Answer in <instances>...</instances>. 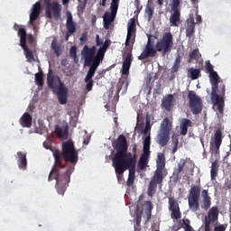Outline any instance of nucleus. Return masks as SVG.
I'll use <instances>...</instances> for the list:
<instances>
[{
    "mask_svg": "<svg viewBox=\"0 0 231 231\" xmlns=\"http://www.w3.org/2000/svg\"><path fill=\"white\" fill-rule=\"evenodd\" d=\"M188 73H189L190 79L192 80H198V79L201 77V70H199V69H189Z\"/></svg>",
    "mask_w": 231,
    "mask_h": 231,
    "instance_id": "nucleus-41",
    "label": "nucleus"
},
{
    "mask_svg": "<svg viewBox=\"0 0 231 231\" xmlns=\"http://www.w3.org/2000/svg\"><path fill=\"white\" fill-rule=\"evenodd\" d=\"M109 40L103 42L100 40L98 34L96 35V46L88 47L85 45L81 51V56L84 60V66H91L95 64L96 66H100V63L103 62L106 51L110 46ZM97 46H100L97 51Z\"/></svg>",
    "mask_w": 231,
    "mask_h": 231,
    "instance_id": "nucleus-3",
    "label": "nucleus"
},
{
    "mask_svg": "<svg viewBox=\"0 0 231 231\" xmlns=\"http://www.w3.org/2000/svg\"><path fill=\"white\" fill-rule=\"evenodd\" d=\"M144 205L146 208L145 211H152L153 206H152V202H151V200L145 201Z\"/></svg>",
    "mask_w": 231,
    "mask_h": 231,
    "instance_id": "nucleus-60",
    "label": "nucleus"
},
{
    "mask_svg": "<svg viewBox=\"0 0 231 231\" xmlns=\"http://www.w3.org/2000/svg\"><path fill=\"white\" fill-rule=\"evenodd\" d=\"M14 30H15V32H18L17 35H18V37H20V42H21V35L19 34V32H20V30H23V32L25 33L24 38H25V41H26V29L23 28L21 25H19L17 23H14Z\"/></svg>",
    "mask_w": 231,
    "mask_h": 231,
    "instance_id": "nucleus-52",
    "label": "nucleus"
},
{
    "mask_svg": "<svg viewBox=\"0 0 231 231\" xmlns=\"http://www.w3.org/2000/svg\"><path fill=\"white\" fill-rule=\"evenodd\" d=\"M55 152H59L62 160H64L67 163H71L72 165H77L79 162V152L75 149V143L73 141H67L62 143L61 145V152L57 150L53 152V158H55Z\"/></svg>",
    "mask_w": 231,
    "mask_h": 231,
    "instance_id": "nucleus-6",
    "label": "nucleus"
},
{
    "mask_svg": "<svg viewBox=\"0 0 231 231\" xmlns=\"http://www.w3.org/2000/svg\"><path fill=\"white\" fill-rule=\"evenodd\" d=\"M154 93H156V95H161V93H162V84L157 85L156 89H154Z\"/></svg>",
    "mask_w": 231,
    "mask_h": 231,
    "instance_id": "nucleus-62",
    "label": "nucleus"
},
{
    "mask_svg": "<svg viewBox=\"0 0 231 231\" xmlns=\"http://www.w3.org/2000/svg\"><path fill=\"white\" fill-rule=\"evenodd\" d=\"M219 219V208L212 207L208 209V215L205 217V231H212L210 225H215Z\"/></svg>",
    "mask_w": 231,
    "mask_h": 231,
    "instance_id": "nucleus-13",
    "label": "nucleus"
},
{
    "mask_svg": "<svg viewBox=\"0 0 231 231\" xmlns=\"http://www.w3.org/2000/svg\"><path fill=\"white\" fill-rule=\"evenodd\" d=\"M201 15H197L196 16V22H197V24H199L201 23Z\"/></svg>",
    "mask_w": 231,
    "mask_h": 231,
    "instance_id": "nucleus-64",
    "label": "nucleus"
},
{
    "mask_svg": "<svg viewBox=\"0 0 231 231\" xmlns=\"http://www.w3.org/2000/svg\"><path fill=\"white\" fill-rule=\"evenodd\" d=\"M114 169L117 176H122L125 172V171L129 170V175L126 184L128 187H132V185L134 184V174H136V159L123 162L121 163L120 167L114 166Z\"/></svg>",
    "mask_w": 231,
    "mask_h": 231,
    "instance_id": "nucleus-8",
    "label": "nucleus"
},
{
    "mask_svg": "<svg viewBox=\"0 0 231 231\" xmlns=\"http://www.w3.org/2000/svg\"><path fill=\"white\" fill-rule=\"evenodd\" d=\"M109 40L103 42L100 40L98 34L96 35V46L88 47L85 45L81 51V56L84 60V66H91L95 64L96 66H100V63L103 62L106 51L110 46ZM97 46H100L97 51Z\"/></svg>",
    "mask_w": 231,
    "mask_h": 231,
    "instance_id": "nucleus-2",
    "label": "nucleus"
},
{
    "mask_svg": "<svg viewBox=\"0 0 231 231\" xmlns=\"http://www.w3.org/2000/svg\"><path fill=\"white\" fill-rule=\"evenodd\" d=\"M180 64H181V56L178 55L171 68V73H178V69H180Z\"/></svg>",
    "mask_w": 231,
    "mask_h": 231,
    "instance_id": "nucleus-44",
    "label": "nucleus"
},
{
    "mask_svg": "<svg viewBox=\"0 0 231 231\" xmlns=\"http://www.w3.org/2000/svg\"><path fill=\"white\" fill-rule=\"evenodd\" d=\"M199 59V49H195L189 53V60H198Z\"/></svg>",
    "mask_w": 231,
    "mask_h": 231,
    "instance_id": "nucleus-48",
    "label": "nucleus"
},
{
    "mask_svg": "<svg viewBox=\"0 0 231 231\" xmlns=\"http://www.w3.org/2000/svg\"><path fill=\"white\" fill-rule=\"evenodd\" d=\"M71 176V169L66 170V165L62 164V158L59 152L54 153V164L49 174V181L56 180V189L58 194L64 196L66 192V184L69 183V178Z\"/></svg>",
    "mask_w": 231,
    "mask_h": 231,
    "instance_id": "nucleus-1",
    "label": "nucleus"
},
{
    "mask_svg": "<svg viewBox=\"0 0 231 231\" xmlns=\"http://www.w3.org/2000/svg\"><path fill=\"white\" fill-rule=\"evenodd\" d=\"M180 226L181 228H184L185 231H194V228H192V226L190 225V220L189 219H183Z\"/></svg>",
    "mask_w": 231,
    "mask_h": 231,
    "instance_id": "nucleus-46",
    "label": "nucleus"
},
{
    "mask_svg": "<svg viewBox=\"0 0 231 231\" xmlns=\"http://www.w3.org/2000/svg\"><path fill=\"white\" fill-rule=\"evenodd\" d=\"M116 17V14H114L113 13L106 12L103 16V23H104V28L106 30H109V26H111V23L115 21V18Z\"/></svg>",
    "mask_w": 231,
    "mask_h": 231,
    "instance_id": "nucleus-28",
    "label": "nucleus"
},
{
    "mask_svg": "<svg viewBox=\"0 0 231 231\" xmlns=\"http://www.w3.org/2000/svg\"><path fill=\"white\" fill-rule=\"evenodd\" d=\"M17 156H18L17 163H18L19 169L21 170L26 169V166L28 165V162L26 160V153L23 152H18Z\"/></svg>",
    "mask_w": 231,
    "mask_h": 231,
    "instance_id": "nucleus-31",
    "label": "nucleus"
},
{
    "mask_svg": "<svg viewBox=\"0 0 231 231\" xmlns=\"http://www.w3.org/2000/svg\"><path fill=\"white\" fill-rule=\"evenodd\" d=\"M188 98L191 113L193 115H199L203 111V100H201V97L194 90H189L188 92Z\"/></svg>",
    "mask_w": 231,
    "mask_h": 231,
    "instance_id": "nucleus-10",
    "label": "nucleus"
},
{
    "mask_svg": "<svg viewBox=\"0 0 231 231\" xmlns=\"http://www.w3.org/2000/svg\"><path fill=\"white\" fill-rule=\"evenodd\" d=\"M40 15H41L40 13L31 12V14H30V23H32L33 21H37V19H39Z\"/></svg>",
    "mask_w": 231,
    "mask_h": 231,
    "instance_id": "nucleus-57",
    "label": "nucleus"
},
{
    "mask_svg": "<svg viewBox=\"0 0 231 231\" xmlns=\"http://www.w3.org/2000/svg\"><path fill=\"white\" fill-rule=\"evenodd\" d=\"M79 41H80L81 44H86V42H88V34L83 33L81 35V37L79 38Z\"/></svg>",
    "mask_w": 231,
    "mask_h": 231,
    "instance_id": "nucleus-61",
    "label": "nucleus"
},
{
    "mask_svg": "<svg viewBox=\"0 0 231 231\" xmlns=\"http://www.w3.org/2000/svg\"><path fill=\"white\" fill-rule=\"evenodd\" d=\"M116 152L112 159L113 167H121V163L136 160V154L133 156V153L127 152L128 145L127 139L124 134L118 136L116 143L114 145Z\"/></svg>",
    "mask_w": 231,
    "mask_h": 231,
    "instance_id": "nucleus-5",
    "label": "nucleus"
},
{
    "mask_svg": "<svg viewBox=\"0 0 231 231\" xmlns=\"http://www.w3.org/2000/svg\"><path fill=\"white\" fill-rule=\"evenodd\" d=\"M219 89L220 91H218V94H211V100L216 106H217V111L219 115L223 116L225 111V84L219 85Z\"/></svg>",
    "mask_w": 231,
    "mask_h": 231,
    "instance_id": "nucleus-12",
    "label": "nucleus"
},
{
    "mask_svg": "<svg viewBox=\"0 0 231 231\" xmlns=\"http://www.w3.org/2000/svg\"><path fill=\"white\" fill-rule=\"evenodd\" d=\"M174 103V96H172V94H169L166 97H164L162 99V107H164V109L166 111H171V109H172V104Z\"/></svg>",
    "mask_w": 231,
    "mask_h": 231,
    "instance_id": "nucleus-30",
    "label": "nucleus"
},
{
    "mask_svg": "<svg viewBox=\"0 0 231 231\" xmlns=\"http://www.w3.org/2000/svg\"><path fill=\"white\" fill-rule=\"evenodd\" d=\"M133 62V52L130 51L126 54L125 59L123 62L121 73L122 75H129V69H131V64Z\"/></svg>",
    "mask_w": 231,
    "mask_h": 231,
    "instance_id": "nucleus-22",
    "label": "nucleus"
},
{
    "mask_svg": "<svg viewBox=\"0 0 231 231\" xmlns=\"http://www.w3.org/2000/svg\"><path fill=\"white\" fill-rule=\"evenodd\" d=\"M145 14L148 17V21H151L152 19L154 10L152 9V7L149 6V5H147L146 8H145Z\"/></svg>",
    "mask_w": 231,
    "mask_h": 231,
    "instance_id": "nucleus-49",
    "label": "nucleus"
},
{
    "mask_svg": "<svg viewBox=\"0 0 231 231\" xmlns=\"http://www.w3.org/2000/svg\"><path fill=\"white\" fill-rule=\"evenodd\" d=\"M35 83L40 88L44 86V74H42V72H38L35 74Z\"/></svg>",
    "mask_w": 231,
    "mask_h": 231,
    "instance_id": "nucleus-42",
    "label": "nucleus"
},
{
    "mask_svg": "<svg viewBox=\"0 0 231 231\" xmlns=\"http://www.w3.org/2000/svg\"><path fill=\"white\" fill-rule=\"evenodd\" d=\"M32 12L35 14H41V3L36 2L32 8Z\"/></svg>",
    "mask_w": 231,
    "mask_h": 231,
    "instance_id": "nucleus-53",
    "label": "nucleus"
},
{
    "mask_svg": "<svg viewBox=\"0 0 231 231\" xmlns=\"http://www.w3.org/2000/svg\"><path fill=\"white\" fill-rule=\"evenodd\" d=\"M209 82L211 84V95L217 94L219 91H221V88H219V84L220 86H223V80H221V78H219L217 71L209 74Z\"/></svg>",
    "mask_w": 231,
    "mask_h": 231,
    "instance_id": "nucleus-15",
    "label": "nucleus"
},
{
    "mask_svg": "<svg viewBox=\"0 0 231 231\" xmlns=\"http://www.w3.org/2000/svg\"><path fill=\"white\" fill-rule=\"evenodd\" d=\"M170 140L171 133L160 130L159 134H157V143L161 145V147H165V145L169 143Z\"/></svg>",
    "mask_w": 231,
    "mask_h": 231,
    "instance_id": "nucleus-23",
    "label": "nucleus"
},
{
    "mask_svg": "<svg viewBox=\"0 0 231 231\" xmlns=\"http://www.w3.org/2000/svg\"><path fill=\"white\" fill-rule=\"evenodd\" d=\"M180 0H172L171 1V10L172 12H180Z\"/></svg>",
    "mask_w": 231,
    "mask_h": 231,
    "instance_id": "nucleus-50",
    "label": "nucleus"
},
{
    "mask_svg": "<svg viewBox=\"0 0 231 231\" xmlns=\"http://www.w3.org/2000/svg\"><path fill=\"white\" fill-rule=\"evenodd\" d=\"M51 50H53L55 55H57V57H60V55H62V47H60V44H59V42H57V39H54L51 42Z\"/></svg>",
    "mask_w": 231,
    "mask_h": 231,
    "instance_id": "nucleus-39",
    "label": "nucleus"
},
{
    "mask_svg": "<svg viewBox=\"0 0 231 231\" xmlns=\"http://www.w3.org/2000/svg\"><path fill=\"white\" fill-rule=\"evenodd\" d=\"M201 196H202V204H201V208L203 210H208L212 205V198L208 196V189H203L201 191Z\"/></svg>",
    "mask_w": 231,
    "mask_h": 231,
    "instance_id": "nucleus-24",
    "label": "nucleus"
},
{
    "mask_svg": "<svg viewBox=\"0 0 231 231\" xmlns=\"http://www.w3.org/2000/svg\"><path fill=\"white\" fill-rule=\"evenodd\" d=\"M66 28L69 33H75L77 32V23L73 21V15L69 12L67 13Z\"/></svg>",
    "mask_w": 231,
    "mask_h": 231,
    "instance_id": "nucleus-25",
    "label": "nucleus"
},
{
    "mask_svg": "<svg viewBox=\"0 0 231 231\" xmlns=\"http://www.w3.org/2000/svg\"><path fill=\"white\" fill-rule=\"evenodd\" d=\"M165 169V155L160 153L157 158V171H163Z\"/></svg>",
    "mask_w": 231,
    "mask_h": 231,
    "instance_id": "nucleus-40",
    "label": "nucleus"
},
{
    "mask_svg": "<svg viewBox=\"0 0 231 231\" xmlns=\"http://www.w3.org/2000/svg\"><path fill=\"white\" fill-rule=\"evenodd\" d=\"M143 156H150L151 155V137L146 136L143 140Z\"/></svg>",
    "mask_w": 231,
    "mask_h": 231,
    "instance_id": "nucleus-35",
    "label": "nucleus"
},
{
    "mask_svg": "<svg viewBox=\"0 0 231 231\" xmlns=\"http://www.w3.org/2000/svg\"><path fill=\"white\" fill-rule=\"evenodd\" d=\"M164 133H171L172 131V123L169 117H165L161 124V130Z\"/></svg>",
    "mask_w": 231,
    "mask_h": 231,
    "instance_id": "nucleus-33",
    "label": "nucleus"
},
{
    "mask_svg": "<svg viewBox=\"0 0 231 231\" xmlns=\"http://www.w3.org/2000/svg\"><path fill=\"white\" fill-rule=\"evenodd\" d=\"M43 3H45L46 5V8H45V15L48 19H51L53 17V15L51 14V0H43Z\"/></svg>",
    "mask_w": 231,
    "mask_h": 231,
    "instance_id": "nucleus-43",
    "label": "nucleus"
},
{
    "mask_svg": "<svg viewBox=\"0 0 231 231\" xmlns=\"http://www.w3.org/2000/svg\"><path fill=\"white\" fill-rule=\"evenodd\" d=\"M51 8H52L54 18L59 19V17H60V12L62 10V6H60L59 2H52Z\"/></svg>",
    "mask_w": 231,
    "mask_h": 231,
    "instance_id": "nucleus-38",
    "label": "nucleus"
},
{
    "mask_svg": "<svg viewBox=\"0 0 231 231\" xmlns=\"http://www.w3.org/2000/svg\"><path fill=\"white\" fill-rule=\"evenodd\" d=\"M171 145H173L172 152H177L178 145H180V139L178 138V135L173 134L171 136Z\"/></svg>",
    "mask_w": 231,
    "mask_h": 231,
    "instance_id": "nucleus-45",
    "label": "nucleus"
},
{
    "mask_svg": "<svg viewBox=\"0 0 231 231\" xmlns=\"http://www.w3.org/2000/svg\"><path fill=\"white\" fill-rule=\"evenodd\" d=\"M54 133L57 134V136H59V138H68V125H65L62 127L56 125Z\"/></svg>",
    "mask_w": 231,
    "mask_h": 231,
    "instance_id": "nucleus-29",
    "label": "nucleus"
},
{
    "mask_svg": "<svg viewBox=\"0 0 231 231\" xmlns=\"http://www.w3.org/2000/svg\"><path fill=\"white\" fill-rule=\"evenodd\" d=\"M146 217H147V221L151 219V216L152 214V211H145Z\"/></svg>",
    "mask_w": 231,
    "mask_h": 231,
    "instance_id": "nucleus-63",
    "label": "nucleus"
},
{
    "mask_svg": "<svg viewBox=\"0 0 231 231\" xmlns=\"http://www.w3.org/2000/svg\"><path fill=\"white\" fill-rule=\"evenodd\" d=\"M136 30V19L131 18L127 24V36L125 40V46H129V44H134V40H131L133 38V33Z\"/></svg>",
    "mask_w": 231,
    "mask_h": 231,
    "instance_id": "nucleus-20",
    "label": "nucleus"
},
{
    "mask_svg": "<svg viewBox=\"0 0 231 231\" xmlns=\"http://www.w3.org/2000/svg\"><path fill=\"white\" fill-rule=\"evenodd\" d=\"M218 172H219V162H217V160H216L211 164V170H210L211 181H215L216 178H217Z\"/></svg>",
    "mask_w": 231,
    "mask_h": 231,
    "instance_id": "nucleus-34",
    "label": "nucleus"
},
{
    "mask_svg": "<svg viewBox=\"0 0 231 231\" xmlns=\"http://www.w3.org/2000/svg\"><path fill=\"white\" fill-rule=\"evenodd\" d=\"M206 69L208 71V73H209V75L211 73L216 72V70H214V66L211 64L210 61H208V63H206Z\"/></svg>",
    "mask_w": 231,
    "mask_h": 231,
    "instance_id": "nucleus-58",
    "label": "nucleus"
},
{
    "mask_svg": "<svg viewBox=\"0 0 231 231\" xmlns=\"http://www.w3.org/2000/svg\"><path fill=\"white\" fill-rule=\"evenodd\" d=\"M169 210L171 211L172 219H180L181 212L180 211V204L174 197H169Z\"/></svg>",
    "mask_w": 231,
    "mask_h": 231,
    "instance_id": "nucleus-17",
    "label": "nucleus"
},
{
    "mask_svg": "<svg viewBox=\"0 0 231 231\" xmlns=\"http://www.w3.org/2000/svg\"><path fill=\"white\" fill-rule=\"evenodd\" d=\"M110 10H111V14H114V15H116V13L118 12V5L111 4Z\"/></svg>",
    "mask_w": 231,
    "mask_h": 231,
    "instance_id": "nucleus-59",
    "label": "nucleus"
},
{
    "mask_svg": "<svg viewBox=\"0 0 231 231\" xmlns=\"http://www.w3.org/2000/svg\"><path fill=\"white\" fill-rule=\"evenodd\" d=\"M163 171L156 170L154 174L149 182L147 195L150 198H152L154 194H156V189H158V185H162L163 183Z\"/></svg>",
    "mask_w": 231,
    "mask_h": 231,
    "instance_id": "nucleus-11",
    "label": "nucleus"
},
{
    "mask_svg": "<svg viewBox=\"0 0 231 231\" xmlns=\"http://www.w3.org/2000/svg\"><path fill=\"white\" fill-rule=\"evenodd\" d=\"M134 5L136 6V11H134V14H136V17H138V14L142 12V8H143V6L140 5V0H135Z\"/></svg>",
    "mask_w": 231,
    "mask_h": 231,
    "instance_id": "nucleus-55",
    "label": "nucleus"
},
{
    "mask_svg": "<svg viewBox=\"0 0 231 231\" xmlns=\"http://www.w3.org/2000/svg\"><path fill=\"white\" fill-rule=\"evenodd\" d=\"M196 33V23L194 22V17H189L186 21V37L192 39Z\"/></svg>",
    "mask_w": 231,
    "mask_h": 231,
    "instance_id": "nucleus-21",
    "label": "nucleus"
},
{
    "mask_svg": "<svg viewBox=\"0 0 231 231\" xmlns=\"http://www.w3.org/2000/svg\"><path fill=\"white\" fill-rule=\"evenodd\" d=\"M221 143H223V134L221 133V130L218 129L214 134L213 142L210 143V151L215 154H217L219 152Z\"/></svg>",
    "mask_w": 231,
    "mask_h": 231,
    "instance_id": "nucleus-19",
    "label": "nucleus"
},
{
    "mask_svg": "<svg viewBox=\"0 0 231 231\" xmlns=\"http://www.w3.org/2000/svg\"><path fill=\"white\" fill-rule=\"evenodd\" d=\"M186 163L187 161L185 159H181L178 163V167L175 168L173 171V176H176V178H180V174H181V172L183 171Z\"/></svg>",
    "mask_w": 231,
    "mask_h": 231,
    "instance_id": "nucleus-37",
    "label": "nucleus"
},
{
    "mask_svg": "<svg viewBox=\"0 0 231 231\" xmlns=\"http://www.w3.org/2000/svg\"><path fill=\"white\" fill-rule=\"evenodd\" d=\"M147 163H149V156L141 155L139 162L137 164V168L139 169V171H145V169H147Z\"/></svg>",
    "mask_w": 231,
    "mask_h": 231,
    "instance_id": "nucleus-36",
    "label": "nucleus"
},
{
    "mask_svg": "<svg viewBox=\"0 0 231 231\" xmlns=\"http://www.w3.org/2000/svg\"><path fill=\"white\" fill-rule=\"evenodd\" d=\"M228 224H221L214 227V231H226Z\"/></svg>",
    "mask_w": 231,
    "mask_h": 231,
    "instance_id": "nucleus-54",
    "label": "nucleus"
},
{
    "mask_svg": "<svg viewBox=\"0 0 231 231\" xmlns=\"http://www.w3.org/2000/svg\"><path fill=\"white\" fill-rule=\"evenodd\" d=\"M19 35L21 37L20 46L23 48L28 62H32V60H35V58L33 57V51H32V50L28 48V46H26V40L24 38V35H25L24 30L23 29L20 30Z\"/></svg>",
    "mask_w": 231,
    "mask_h": 231,
    "instance_id": "nucleus-18",
    "label": "nucleus"
},
{
    "mask_svg": "<svg viewBox=\"0 0 231 231\" xmlns=\"http://www.w3.org/2000/svg\"><path fill=\"white\" fill-rule=\"evenodd\" d=\"M181 23V12L173 11V14L170 16V26H180Z\"/></svg>",
    "mask_w": 231,
    "mask_h": 231,
    "instance_id": "nucleus-26",
    "label": "nucleus"
},
{
    "mask_svg": "<svg viewBox=\"0 0 231 231\" xmlns=\"http://www.w3.org/2000/svg\"><path fill=\"white\" fill-rule=\"evenodd\" d=\"M135 225L134 226V230L135 231H140V227H141V223H142V215H137L136 217H135Z\"/></svg>",
    "mask_w": 231,
    "mask_h": 231,
    "instance_id": "nucleus-51",
    "label": "nucleus"
},
{
    "mask_svg": "<svg viewBox=\"0 0 231 231\" xmlns=\"http://www.w3.org/2000/svg\"><path fill=\"white\" fill-rule=\"evenodd\" d=\"M32 115H30L28 112H25L20 118V125H22V127L30 128L32 127Z\"/></svg>",
    "mask_w": 231,
    "mask_h": 231,
    "instance_id": "nucleus-27",
    "label": "nucleus"
},
{
    "mask_svg": "<svg viewBox=\"0 0 231 231\" xmlns=\"http://www.w3.org/2000/svg\"><path fill=\"white\" fill-rule=\"evenodd\" d=\"M192 126V121L190 119H182V122L180 124V134L182 136H185L187 133H189V127Z\"/></svg>",
    "mask_w": 231,
    "mask_h": 231,
    "instance_id": "nucleus-32",
    "label": "nucleus"
},
{
    "mask_svg": "<svg viewBox=\"0 0 231 231\" xmlns=\"http://www.w3.org/2000/svg\"><path fill=\"white\" fill-rule=\"evenodd\" d=\"M128 87H129V80L127 79V77H126L124 81H122L121 87H118V91H120V89H122V88H124L125 91H127Z\"/></svg>",
    "mask_w": 231,
    "mask_h": 231,
    "instance_id": "nucleus-56",
    "label": "nucleus"
},
{
    "mask_svg": "<svg viewBox=\"0 0 231 231\" xmlns=\"http://www.w3.org/2000/svg\"><path fill=\"white\" fill-rule=\"evenodd\" d=\"M47 86L51 89L53 95H56L58 102L61 106L68 104V87H66V84L60 79V77L53 74L51 69H49L47 74Z\"/></svg>",
    "mask_w": 231,
    "mask_h": 231,
    "instance_id": "nucleus-4",
    "label": "nucleus"
},
{
    "mask_svg": "<svg viewBox=\"0 0 231 231\" xmlns=\"http://www.w3.org/2000/svg\"><path fill=\"white\" fill-rule=\"evenodd\" d=\"M70 58L73 59L74 62H79V59L77 58V46H72L69 50Z\"/></svg>",
    "mask_w": 231,
    "mask_h": 231,
    "instance_id": "nucleus-47",
    "label": "nucleus"
},
{
    "mask_svg": "<svg viewBox=\"0 0 231 231\" xmlns=\"http://www.w3.org/2000/svg\"><path fill=\"white\" fill-rule=\"evenodd\" d=\"M174 46V38L172 37V33L165 32L161 40H159L155 48H157V51H161L162 57H165L166 53H171L172 51V47Z\"/></svg>",
    "mask_w": 231,
    "mask_h": 231,
    "instance_id": "nucleus-9",
    "label": "nucleus"
},
{
    "mask_svg": "<svg viewBox=\"0 0 231 231\" xmlns=\"http://www.w3.org/2000/svg\"><path fill=\"white\" fill-rule=\"evenodd\" d=\"M84 66L89 68L87 76L85 77V82L87 84V91H91L93 89V77H95V73L97 72V69H98V65H95V63H90V65Z\"/></svg>",
    "mask_w": 231,
    "mask_h": 231,
    "instance_id": "nucleus-14",
    "label": "nucleus"
},
{
    "mask_svg": "<svg viewBox=\"0 0 231 231\" xmlns=\"http://www.w3.org/2000/svg\"><path fill=\"white\" fill-rule=\"evenodd\" d=\"M156 53H158V49L150 41H148L147 44L145 45L143 52L141 55L138 56L139 60H145V59H149V57H156Z\"/></svg>",
    "mask_w": 231,
    "mask_h": 231,
    "instance_id": "nucleus-16",
    "label": "nucleus"
},
{
    "mask_svg": "<svg viewBox=\"0 0 231 231\" xmlns=\"http://www.w3.org/2000/svg\"><path fill=\"white\" fill-rule=\"evenodd\" d=\"M201 196V180H196V185L191 186L189 196L188 203L189 208L191 212H198L199 210V197Z\"/></svg>",
    "mask_w": 231,
    "mask_h": 231,
    "instance_id": "nucleus-7",
    "label": "nucleus"
}]
</instances>
